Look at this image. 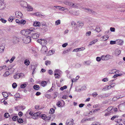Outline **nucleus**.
Wrapping results in <instances>:
<instances>
[{
	"label": "nucleus",
	"mask_w": 125,
	"mask_h": 125,
	"mask_svg": "<svg viewBox=\"0 0 125 125\" xmlns=\"http://www.w3.org/2000/svg\"><path fill=\"white\" fill-rule=\"evenodd\" d=\"M87 65H90L91 63V62L90 61H85L84 62Z\"/></svg>",
	"instance_id": "obj_50"
},
{
	"label": "nucleus",
	"mask_w": 125,
	"mask_h": 125,
	"mask_svg": "<svg viewBox=\"0 0 125 125\" xmlns=\"http://www.w3.org/2000/svg\"><path fill=\"white\" fill-rule=\"evenodd\" d=\"M10 75V73L9 71H6L3 75V76L6 77Z\"/></svg>",
	"instance_id": "obj_29"
},
{
	"label": "nucleus",
	"mask_w": 125,
	"mask_h": 125,
	"mask_svg": "<svg viewBox=\"0 0 125 125\" xmlns=\"http://www.w3.org/2000/svg\"><path fill=\"white\" fill-rule=\"evenodd\" d=\"M2 94L3 96L5 98L7 97L8 96V94L6 92H3L2 93Z\"/></svg>",
	"instance_id": "obj_38"
},
{
	"label": "nucleus",
	"mask_w": 125,
	"mask_h": 125,
	"mask_svg": "<svg viewBox=\"0 0 125 125\" xmlns=\"http://www.w3.org/2000/svg\"><path fill=\"white\" fill-rule=\"evenodd\" d=\"M79 51H83L84 50L85 48L84 47H82L81 48H78Z\"/></svg>",
	"instance_id": "obj_56"
},
{
	"label": "nucleus",
	"mask_w": 125,
	"mask_h": 125,
	"mask_svg": "<svg viewBox=\"0 0 125 125\" xmlns=\"http://www.w3.org/2000/svg\"><path fill=\"white\" fill-rule=\"evenodd\" d=\"M23 40L24 43H28L30 42L31 40V38L30 36H25L23 38Z\"/></svg>",
	"instance_id": "obj_4"
},
{
	"label": "nucleus",
	"mask_w": 125,
	"mask_h": 125,
	"mask_svg": "<svg viewBox=\"0 0 125 125\" xmlns=\"http://www.w3.org/2000/svg\"><path fill=\"white\" fill-rule=\"evenodd\" d=\"M91 33V32L90 31H88L86 33V36H89L90 35Z\"/></svg>",
	"instance_id": "obj_59"
},
{
	"label": "nucleus",
	"mask_w": 125,
	"mask_h": 125,
	"mask_svg": "<svg viewBox=\"0 0 125 125\" xmlns=\"http://www.w3.org/2000/svg\"><path fill=\"white\" fill-rule=\"evenodd\" d=\"M54 110L52 108H51L49 111V113L50 114H52L54 113Z\"/></svg>",
	"instance_id": "obj_43"
},
{
	"label": "nucleus",
	"mask_w": 125,
	"mask_h": 125,
	"mask_svg": "<svg viewBox=\"0 0 125 125\" xmlns=\"http://www.w3.org/2000/svg\"><path fill=\"white\" fill-rule=\"evenodd\" d=\"M73 120L72 119L71 121L70 120L67 121L66 123V124L67 125H73Z\"/></svg>",
	"instance_id": "obj_19"
},
{
	"label": "nucleus",
	"mask_w": 125,
	"mask_h": 125,
	"mask_svg": "<svg viewBox=\"0 0 125 125\" xmlns=\"http://www.w3.org/2000/svg\"><path fill=\"white\" fill-rule=\"evenodd\" d=\"M100 123L98 122L93 123L91 125H100Z\"/></svg>",
	"instance_id": "obj_64"
},
{
	"label": "nucleus",
	"mask_w": 125,
	"mask_h": 125,
	"mask_svg": "<svg viewBox=\"0 0 125 125\" xmlns=\"http://www.w3.org/2000/svg\"><path fill=\"white\" fill-rule=\"evenodd\" d=\"M111 58V56L108 54L106 55H103L101 56V60L103 61L107 60L110 59Z\"/></svg>",
	"instance_id": "obj_3"
},
{
	"label": "nucleus",
	"mask_w": 125,
	"mask_h": 125,
	"mask_svg": "<svg viewBox=\"0 0 125 125\" xmlns=\"http://www.w3.org/2000/svg\"><path fill=\"white\" fill-rule=\"evenodd\" d=\"M0 20L3 23H5L7 21L6 20L2 18L0 19Z\"/></svg>",
	"instance_id": "obj_63"
},
{
	"label": "nucleus",
	"mask_w": 125,
	"mask_h": 125,
	"mask_svg": "<svg viewBox=\"0 0 125 125\" xmlns=\"http://www.w3.org/2000/svg\"><path fill=\"white\" fill-rule=\"evenodd\" d=\"M19 41V39L18 38L16 37H14L13 39V42L14 43H18Z\"/></svg>",
	"instance_id": "obj_20"
},
{
	"label": "nucleus",
	"mask_w": 125,
	"mask_h": 125,
	"mask_svg": "<svg viewBox=\"0 0 125 125\" xmlns=\"http://www.w3.org/2000/svg\"><path fill=\"white\" fill-rule=\"evenodd\" d=\"M26 8L28 11H32L33 9L32 7L29 4H27V6L26 7Z\"/></svg>",
	"instance_id": "obj_15"
},
{
	"label": "nucleus",
	"mask_w": 125,
	"mask_h": 125,
	"mask_svg": "<svg viewBox=\"0 0 125 125\" xmlns=\"http://www.w3.org/2000/svg\"><path fill=\"white\" fill-rule=\"evenodd\" d=\"M7 66L6 65H2L0 66V72H2L7 70Z\"/></svg>",
	"instance_id": "obj_13"
},
{
	"label": "nucleus",
	"mask_w": 125,
	"mask_h": 125,
	"mask_svg": "<svg viewBox=\"0 0 125 125\" xmlns=\"http://www.w3.org/2000/svg\"><path fill=\"white\" fill-rule=\"evenodd\" d=\"M15 97H16L17 98H19L20 95L18 93H17L16 94L14 95Z\"/></svg>",
	"instance_id": "obj_61"
},
{
	"label": "nucleus",
	"mask_w": 125,
	"mask_h": 125,
	"mask_svg": "<svg viewBox=\"0 0 125 125\" xmlns=\"http://www.w3.org/2000/svg\"><path fill=\"white\" fill-rule=\"evenodd\" d=\"M106 111H107L109 112H111V113H113V107L112 106H110L108 108Z\"/></svg>",
	"instance_id": "obj_23"
},
{
	"label": "nucleus",
	"mask_w": 125,
	"mask_h": 125,
	"mask_svg": "<svg viewBox=\"0 0 125 125\" xmlns=\"http://www.w3.org/2000/svg\"><path fill=\"white\" fill-rule=\"evenodd\" d=\"M110 85L109 86H110V87L111 89V88H112L115 86V83H113Z\"/></svg>",
	"instance_id": "obj_51"
},
{
	"label": "nucleus",
	"mask_w": 125,
	"mask_h": 125,
	"mask_svg": "<svg viewBox=\"0 0 125 125\" xmlns=\"http://www.w3.org/2000/svg\"><path fill=\"white\" fill-rule=\"evenodd\" d=\"M47 51V48L45 46H43L41 50V51L43 53L46 52Z\"/></svg>",
	"instance_id": "obj_12"
},
{
	"label": "nucleus",
	"mask_w": 125,
	"mask_h": 125,
	"mask_svg": "<svg viewBox=\"0 0 125 125\" xmlns=\"http://www.w3.org/2000/svg\"><path fill=\"white\" fill-rule=\"evenodd\" d=\"M67 86L66 85H64L63 87H61L60 89V90L62 91L64 90L67 89Z\"/></svg>",
	"instance_id": "obj_41"
},
{
	"label": "nucleus",
	"mask_w": 125,
	"mask_h": 125,
	"mask_svg": "<svg viewBox=\"0 0 125 125\" xmlns=\"http://www.w3.org/2000/svg\"><path fill=\"white\" fill-rule=\"evenodd\" d=\"M4 0H0V9L3 10L6 7L5 5L3 3Z\"/></svg>",
	"instance_id": "obj_7"
},
{
	"label": "nucleus",
	"mask_w": 125,
	"mask_h": 125,
	"mask_svg": "<svg viewBox=\"0 0 125 125\" xmlns=\"http://www.w3.org/2000/svg\"><path fill=\"white\" fill-rule=\"evenodd\" d=\"M26 21L25 20L22 19L21 20H20V24H24L26 23Z\"/></svg>",
	"instance_id": "obj_35"
},
{
	"label": "nucleus",
	"mask_w": 125,
	"mask_h": 125,
	"mask_svg": "<svg viewBox=\"0 0 125 125\" xmlns=\"http://www.w3.org/2000/svg\"><path fill=\"white\" fill-rule=\"evenodd\" d=\"M95 30L96 32H99L101 31L100 28L97 27H96Z\"/></svg>",
	"instance_id": "obj_53"
},
{
	"label": "nucleus",
	"mask_w": 125,
	"mask_h": 125,
	"mask_svg": "<svg viewBox=\"0 0 125 125\" xmlns=\"http://www.w3.org/2000/svg\"><path fill=\"white\" fill-rule=\"evenodd\" d=\"M33 88L35 90H38L39 89V86L38 85H35L33 86Z\"/></svg>",
	"instance_id": "obj_33"
},
{
	"label": "nucleus",
	"mask_w": 125,
	"mask_h": 125,
	"mask_svg": "<svg viewBox=\"0 0 125 125\" xmlns=\"http://www.w3.org/2000/svg\"><path fill=\"white\" fill-rule=\"evenodd\" d=\"M47 82L46 81H43L41 82V84L42 86L44 87L47 85Z\"/></svg>",
	"instance_id": "obj_27"
},
{
	"label": "nucleus",
	"mask_w": 125,
	"mask_h": 125,
	"mask_svg": "<svg viewBox=\"0 0 125 125\" xmlns=\"http://www.w3.org/2000/svg\"><path fill=\"white\" fill-rule=\"evenodd\" d=\"M61 23V20H60L56 21L55 22V24L56 25H58Z\"/></svg>",
	"instance_id": "obj_36"
},
{
	"label": "nucleus",
	"mask_w": 125,
	"mask_h": 125,
	"mask_svg": "<svg viewBox=\"0 0 125 125\" xmlns=\"http://www.w3.org/2000/svg\"><path fill=\"white\" fill-rule=\"evenodd\" d=\"M41 24L40 22L39 21H35L33 22V25L34 26H40Z\"/></svg>",
	"instance_id": "obj_16"
},
{
	"label": "nucleus",
	"mask_w": 125,
	"mask_h": 125,
	"mask_svg": "<svg viewBox=\"0 0 125 125\" xmlns=\"http://www.w3.org/2000/svg\"><path fill=\"white\" fill-rule=\"evenodd\" d=\"M110 44H116V41H111L110 42Z\"/></svg>",
	"instance_id": "obj_57"
},
{
	"label": "nucleus",
	"mask_w": 125,
	"mask_h": 125,
	"mask_svg": "<svg viewBox=\"0 0 125 125\" xmlns=\"http://www.w3.org/2000/svg\"><path fill=\"white\" fill-rule=\"evenodd\" d=\"M30 62L27 59L26 60H25L24 62V63L26 65H29L30 64Z\"/></svg>",
	"instance_id": "obj_37"
},
{
	"label": "nucleus",
	"mask_w": 125,
	"mask_h": 125,
	"mask_svg": "<svg viewBox=\"0 0 125 125\" xmlns=\"http://www.w3.org/2000/svg\"><path fill=\"white\" fill-rule=\"evenodd\" d=\"M41 117L43 119H44L46 118V115L44 114H42L41 115Z\"/></svg>",
	"instance_id": "obj_47"
},
{
	"label": "nucleus",
	"mask_w": 125,
	"mask_h": 125,
	"mask_svg": "<svg viewBox=\"0 0 125 125\" xmlns=\"http://www.w3.org/2000/svg\"><path fill=\"white\" fill-rule=\"evenodd\" d=\"M101 60V57H97L96 58V60L97 62H100Z\"/></svg>",
	"instance_id": "obj_55"
},
{
	"label": "nucleus",
	"mask_w": 125,
	"mask_h": 125,
	"mask_svg": "<svg viewBox=\"0 0 125 125\" xmlns=\"http://www.w3.org/2000/svg\"><path fill=\"white\" fill-rule=\"evenodd\" d=\"M54 51L53 50L49 51L48 54V55H50L53 54L54 53Z\"/></svg>",
	"instance_id": "obj_30"
},
{
	"label": "nucleus",
	"mask_w": 125,
	"mask_h": 125,
	"mask_svg": "<svg viewBox=\"0 0 125 125\" xmlns=\"http://www.w3.org/2000/svg\"><path fill=\"white\" fill-rule=\"evenodd\" d=\"M25 83L22 84L21 86V88H25L27 86L26 84H27L28 83L27 82H25Z\"/></svg>",
	"instance_id": "obj_39"
},
{
	"label": "nucleus",
	"mask_w": 125,
	"mask_h": 125,
	"mask_svg": "<svg viewBox=\"0 0 125 125\" xmlns=\"http://www.w3.org/2000/svg\"><path fill=\"white\" fill-rule=\"evenodd\" d=\"M15 16L17 18H21L22 17V14L20 11H16L15 12Z\"/></svg>",
	"instance_id": "obj_6"
},
{
	"label": "nucleus",
	"mask_w": 125,
	"mask_h": 125,
	"mask_svg": "<svg viewBox=\"0 0 125 125\" xmlns=\"http://www.w3.org/2000/svg\"><path fill=\"white\" fill-rule=\"evenodd\" d=\"M108 38L107 35H104L101 38V40L102 41H105L108 39Z\"/></svg>",
	"instance_id": "obj_18"
},
{
	"label": "nucleus",
	"mask_w": 125,
	"mask_h": 125,
	"mask_svg": "<svg viewBox=\"0 0 125 125\" xmlns=\"http://www.w3.org/2000/svg\"><path fill=\"white\" fill-rule=\"evenodd\" d=\"M9 116V114L8 113H5L4 115V117L6 118H8Z\"/></svg>",
	"instance_id": "obj_60"
},
{
	"label": "nucleus",
	"mask_w": 125,
	"mask_h": 125,
	"mask_svg": "<svg viewBox=\"0 0 125 125\" xmlns=\"http://www.w3.org/2000/svg\"><path fill=\"white\" fill-rule=\"evenodd\" d=\"M55 77L56 79H59L61 76V74H54Z\"/></svg>",
	"instance_id": "obj_32"
},
{
	"label": "nucleus",
	"mask_w": 125,
	"mask_h": 125,
	"mask_svg": "<svg viewBox=\"0 0 125 125\" xmlns=\"http://www.w3.org/2000/svg\"><path fill=\"white\" fill-rule=\"evenodd\" d=\"M69 13L75 16H77L79 14V13L77 12H73V11H69Z\"/></svg>",
	"instance_id": "obj_25"
},
{
	"label": "nucleus",
	"mask_w": 125,
	"mask_h": 125,
	"mask_svg": "<svg viewBox=\"0 0 125 125\" xmlns=\"http://www.w3.org/2000/svg\"><path fill=\"white\" fill-rule=\"evenodd\" d=\"M34 30V28H31L29 29L26 30L25 36H27L28 35L30 34L31 33H32L33 31Z\"/></svg>",
	"instance_id": "obj_8"
},
{
	"label": "nucleus",
	"mask_w": 125,
	"mask_h": 125,
	"mask_svg": "<svg viewBox=\"0 0 125 125\" xmlns=\"http://www.w3.org/2000/svg\"><path fill=\"white\" fill-rule=\"evenodd\" d=\"M64 3L66 5L70 6L76 8L77 7V6H76V4H74L68 1H64Z\"/></svg>",
	"instance_id": "obj_5"
},
{
	"label": "nucleus",
	"mask_w": 125,
	"mask_h": 125,
	"mask_svg": "<svg viewBox=\"0 0 125 125\" xmlns=\"http://www.w3.org/2000/svg\"><path fill=\"white\" fill-rule=\"evenodd\" d=\"M37 42L42 45L45 46L47 44V41L44 39H38Z\"/></svg>",
	"instance_id": "obj_2"
},
{
	"label": "nucleus",
	"mask_w": 125,
	"mask_h": 125,
	"mask_svg": "<svg viewBox=\"0 0 125 125\" xmlns=\"http://www.w3.org/2000/svg\"><path fill=\"white\" fill-rule=\"evenodd\" d=\"M97 41L98 40L97 39H95L90 42L89 45L91 46L92 45V44H95L97 42Z\"/></svg>",
	"instance_id": "obj_17"
},
{
	"label": "nucleus",
	"mask_w": 125,
	"mask_h": 125,
	"mask_svg": "<svg viewBox=\"0 0 125 125\" xmlns=\"http://www.w3.org/2000/svg\"><path fill=\"white\" fill-rule=\"evenodd\" d=\"M110 86H109L106 85L102 89L103 91H105L110 89Z\"/></svg>",
	"instance_id": "obj_26"
},
{
	"label": "nucleus",
	"mask_w": 125,
	"mask_h": 125,
	"mask_svg": "<svg viewBox=\"0 0 125 125\" xmlns=\"http://www.w3.org/2000/svg\"><path fill=\"white\" fill-rule=\"evenodd\" d=\"M119 72V71L118 70H116L114 69L112 70H109L108 71V73L110 74H114L115 73V74L118 73Z\"/></svg>",
	"instance_id": "obj_11"
},
{
	"label": "nucleus",
	"mask_w": 125,
	"mask_h": 125,
	"mask_svg": "<svg viewBox=\"0 0 125 125\" xmlns=\"http://www.w3.org/2000/svg\"><path fill=\"white\" fill-rule=\"evenodd\" d=\"M38 29H35L34 28V30L33 31L31 35L32 38L33 39H36L38 38L40 35V33L38 31Z\"/></svg>",
	"instance_id": "obj_1"
},
{
	"label": "nucleus",
	"mask_w": 125,
	"mask_h": 125,
	"mask_svg": "<svg viewBox=\"0 0 125 125\" xmlns=\"http://www.w3.org/2000/svg\"><path fill=\"white\" fill-rule=\"evenodd\" d=\"M54 74H61L62 72L59 69H56L54 72Z\"/></svg>",
	"instance_id": "obj_28"
},
{
	"label": "nucleus",
	"mask_w": 125,
	"mask_h": 125,
	"mask_svg": "<svg viewBox=\"0 0 125 125\" xmlns=\"http://www.w3.org/2000/svg\"><path fill=\"white\" fill-rule=\"evenodd\" d=\"M13 78L14 79H17L20 78V76L19 73L15 74L13 76Z\"/></svg>",
	"instance_id": "obj_31"
},
{
	"label": "nucleus",
	"mask_w": 125,
	"mask_h": 125,
	"mask_svg": "<svg viewBox=\"0 0 125 125\" xmlns=\"http://www.w3.org/2000/svg\"><path fill=\"white\" fill-rule=\"evenodd\" d=\"M18 118V116H13L12 118V120L14 121H15L16 120H17Z\"/></svg>",
	"instance_id": "obj_45"
},
{
	"label": "nucleus",
	"mask_w": 125,
	"mask_h": 125,
	"mask_svg": "<svg viewBox=\"0 0 125 125\" xmlns=\"http://www.w3.org/2000/svg\"><path fill=\"white\" fill-rule=\"evenodd\" d=\"M20 4L21 6L24 7H25V5L27 4V3L25 1H21L20 2Z\"/></svg>",
	"instance_id": "obj_24"
},
{
	"label": "nucleus",
	"mask_w": 125,
	"mask_h": 125,
	"mask_svg": "<svg viewBox=\"0 0 125 125\" xmlns=\"http://www.w3.org/2000/svg\"><path fill=\"white\" fill-rule=\"evenodd\" d=\"M38 115L37 113H36L33 114L31 118L34 119H36L37 118Z\"/></svg>",
	"instance_id": "obj_22"
},
{
	"label": "nucleus",
	"mask_w": 125,
	"mask_h": 125,
	"mask_svg": "<svg viewBox=\"0 0 125 125\" xmlns=\"http://www.w3.org/2000/svg\"><path fill=\"white\" fill-rule=\"evenodd\" d=\"M109 80L107 78H105L102 79V81L104 82H106Z\"/></svg>",
	"instance_id": "obj_52"
},
{
	"label": "nucleus",
	"mask_w": 125,
	"mask_h": 125,
	"mask_svg": "<svg viewBox=\"0 0 125 125\" xmlns=\"http://www.w3.org/2000/svg\"><path fill=\"white\" fill-rule=\"evenodd\" d=\"M12 86L13 88L14 89L17 86V84L16 83H14L12 84Z\"/></svg>",
	"instance_id": "obj_46"
},
{
	"label": "nucleus",
	"mask_w": 125,
	"mask_h": 125,
	"mask_svg": "<svg viewBox=\"0 0 125 125\" xmlns=\"http://www.w3.org/2000/svg\"><path fill=\"white\" fill-rule=\"evenodd\" d=\"M84 10H85V11L87 12H88L89 13L91 14H94L95 13V12L94 11L91 9H86L85 8H83Z\"/></svg>",
	"instance_id": "obj_9"
},
{
	"label": "nucleus",
	"mask_w": 125,
	"mask_h": 125,
	"mask_svg": "<svg viewBox=\"0 0 125 125\" xmlns=\"http://www.w3.org/2000/svg\"><path fill=\"white\" fill-rule=\"evenodd\" d=\"M4 47L3 45H0V53L3 52L4 51Z\"/></svg>",
	"instance_id": "obj_34"
},
{
	"label": "nucleus",
	"mask_w": 125,
	"mask_h": 125,
	"mask_svg": "<svg viewBox=\"0 0 125 125\" xmlns=\"http://www.w3.org/2000/svg\"><path fill=\"white\" fill-rule=\"evenodd\" d=\"M94 117L91 118H86V121H92L94 120Z\"/></svg>",
	"instance_id": "obj_49"
},
{
	"label": "nucleus",
	"mask_w": 125,
	"mask_h": 125,
	"mask_svg": "<svg viewBox=\"0 0 125 125\" xmlns=\"http://www.w3.org/2000/svg\"><path fill=\"white\" fill-rule=\"evenodd\" d=\"M45 63L46 65H48L51 64V62L47 60L45 62Z\"/></svg>",
	"instance_id": "obj_42"
},
{
	"label": "nucleus",
	"mask_w": 125,
	"mask_h": 125,
	"mask_svg": "<svg viewBox=\"0 0 125 125\" xmlns=\"http://www.w3.org/2000/svg\"><path fill=\"white\" fill-rule=\"evenodd\" d=\"M61 10L62 11H64L65 12H66L68 11V10L66 8L62 7Z\"/></svg>",
	"instance_id": "obj_48"
},
{
	"label": "nucleus",
	"mask_w": 125,
	"mask_h": 125,
	"mask_svg": "<svg viewBox=\"0 0 125 125\" xmlns=\"http://www.w3.org/2000/svg\"><path fill=\"white\" fill-rule=\"evenodd\" d=\"M76 22L74 21H72L71 23V26H73V25L75 26L76 25Z\"/></svg>",
	"instance_id": "obj_62"
},
{
	"label": "nucleus",
	"mask_w": 125,
	"mask_h": 125,
	"mask_svg": "<svg viewBox=\"0 0 125 125\" xmlns=\"http://www.w3.org/2000/svg\"><path fill=\"white\" fill-rule=\"evenodd\" d=\"M15 59V57H12L9 61V62H10V63H11Z\"/></svg>",
	"instance_id": "obj_54"
},
{
	"label": "nucleus",
	"mask_w": 125,
	"mask_h": 125,
	"mask_svg": "<svg viewBox=\"0 0 125 125\" xmlns=\"http://www.w3.org/2000/svg\"><path fill=\"white\" fill-rule=\"evenodd\" d=\"M26 30H23L21 31V33L23 35L25 36Z\"/></svg>",
	"instance_id": "obj_44"
},
{
	"label": "nucleus",
	"mask_w": 125,
	"mask_h": 125,
	"mask_svg": "<svg viewBox=\"0 0 125 125\" xmlns=\"http://www.w3.org/2000/svg\"><path fill=\"white\" fill-rule=\"evenodd\" d=\"M25 107L24 106H19L15 107L16 110H18L19 109H21L22 110H23L25 109Z\"/></svg>",
	"instance_id": "obj_21"
},
{
	"label": "nucleus",
	"mask_w": 125,
	"mask_h": 125,
	"mask_svg": "<svg viewBox=\"0 0 125 125\" xmlns=\"http://www.w3.org/2000/svg\"><path fill=\"white\" fill-rule=\"evenodd\" d=\"M33 14L34 15H35L36 16H39L41 17V16H42V15L40 14V13L38 12L33 13Z\"/></svg>",
	"instance_id": "obj_40"
},
{
	"label": "nucleus",
	"mask_w": 125,
	"mask_h": 125,
	"mask_svg": "<svg viewBox=\"0 0 125 125\" xmlns=\"http://www.w3.org/2000/svg\"><path fill=\"white\" fill-rule=\"evenodd\" d=\"M13 20L12 16L10 17L8 19V21L10 22H11Z\"/></svg>",
	"instance_id": "obj_58"
},
{
	"label": "nucleus",
	"mask_w": 125,
	"mask_h": 125,
	"mask_svg": "<svg viewBox=\"0 0 125 125\" xmlns=\"http://www.w3.org/2000/svg\"><path fill=\"white\" fill-rule=\"evenodd\" d=\"M121 52V51L120 49H117L115 50L114 54L115 56H117L120 54Z\"/></svg>",
	"instance_id": "obj_14"
},
{
	"label": "nucleus",
	"mask_w": 125,
	"mask_h": 125,
	"mask_svg": "<svg viewBox=\"0 0 125 125\" xmlns=\"http://www.w3.org/2000/svg\"><path fill=\"white\" fill-rule=\"evenodd\" d=\"M116 41V44L122 45L124 43V41L122 40H117Z\"/></svg>",
	"instance_id": "obj_10"
}]
</instances>
